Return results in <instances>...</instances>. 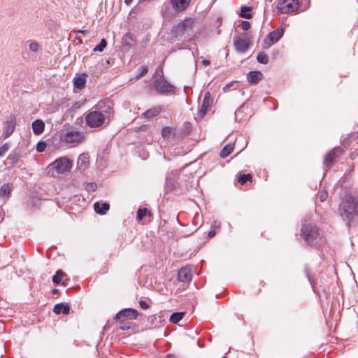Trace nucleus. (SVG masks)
I'll return each instance as SVG.
<instances>
[{
    "instance_id": "f257e3e1",
    "label": "nucleus",
    "mask_w": 358,
    "mask_h": 358,
    "mask_svg": "<svg viewBox=\"0 0 358 358\" xmlns=\"http://www.w3.org/2000/svg\"><path fill=\"white\" fill-rule=\"evenodd\" d=\"M85 116V122L90 128H100L108 124L113 115L112 103L109 100L99 101Z\"/></svg>"
},
{
    "instance_id": "f03ea898",
    "label": "nucleus",
    "mask_w": 358,
    "mask_h": 358,
    "mask_svg": "<svg viewBox=\"0 0 358 358\" xmlns=\"http://www.w3.org/2000/svg\"><path fill=\"white\" fill-rule=\"evenodd\" d=\"M301 236L305 242L310 245H317L323 242L322 236L319 228L313 223L302 224Z\"/></svg>"
},
{
    "instance_id": "7ed1b4c3",
    "label": "nucleus",
    "mask_w": 358,
    "mask_h": 358,
    "mask_svg": "<svg viewBox=\"0 0 358 358\" xmlns=\"http://www.w3.org/2000/svg\"><path fill=\"white\" fill-rule=\"evenodd\" d=\"M340 213L343 219L348 221L358 215V198L347 196L341 205Z\"/></svg>"
},
{
    "instance_id": "20e7f679",
    "label": "nucleus",
    "mask_w": 358,
    "mask_h": 358,
    "mask_svg": "<svg viewBox=\"0 0 358 358\" xmlns=\"http://www.w3.org/2000/svg\"><path fill=\"white\" fill-rule=\"evenodd\" d=\"M72 166V162L66 157H62L52 162L48 168L50 171L57 174H63L70 171Z\"/></svg>"
},
{
    "instance_id": "39448f33",
    "label": "nucleus",
    "mask_w": 358,
    "mask_h": 358,
    "mask_svg": "<svg viewBox=\"0 0 358 358\" xmlns=\"http://www.w3.org/2000/svg\"><path fill=\"white\" fill-rule=\"evenodd\" d=\"M160 71L162 75L154 81L153 85L155 90L160 94H173L175 92V87L164 78L162 68H158L157 71Z\"/></svg>"
},
{
    "instance_id": "423d86ee",
    "label": "nucleus",
    "mask_w": 358,
    "mask_h": 358,
    "mask_svg": "<svg viewBox=\"0 0 358 358\" xmlns=\"http://www.w3.org/2000/svg\"><path fill=\"white\" fill-rule=\"evenodd\" d=\"M85 138L84 134L73 129H67L62 131L61 139L62 141L70 144H78Z\"/></svg>"
},
{
    "instance_id": "0eeeda50",
    "label": "nucleus",
    "mask_w": 358,
    "mask_h": 358,
    "mask_svg": "<svg viewBox=\"0 0 358 358\" xmlns=\"http://www.w3.org/2000/svg\"><path fill=\"white\" fill-rule=\"evenodd\" d=\"M298 7V0H279L277 5L278 12L282 14L292 13Z\"/></svg>"
},
{
    "instance_id": "6e6552de",
    "label": "nucleus",
    "mask_w": 358,
    "mask_h": 358,
    "mask_svg": "<svg viewBox=\"0 0 358 358\" xmlns=\"http://www.w3.org/2000/svg\"><path fill=\"white\" fill-rule=\"evenodd\" d=\"M16 126V117L11 114L8 120L3 124V131L1 138L6 139L14 132Z\"/></svg>"
},
{
    "instance_id": "1a4fd4ad",
    "label": "nucleus",
    "mask_w": 358,
    "mask_h": 358,
    "mask_svg": "<svg viewBox=\"0 0 358 358\" xmlns=\"http://www.w3.org/2000/svg\"><path fill=\"white\" fill-rule=\"evenodd\" d=\"M284 30L278 28L270 33L266 38L264 43V48H270L273 43H277L283 36Z\"/></svg>"
},
{
    "instance_id": "9d476101",
    "label": "nucleus",
    "mask_w": 358,
    "mask_h": 358,
    "mask_svg": "<svg viewBox=\"0 0 358 358\" xmlns=\"http://www.w3.org/2000/svg\"><path fill=\"white\" fill-rule=\"evenodd\" d=\"M195 20L192 18H187L185 20L180 22V27L183 29L185 36L187 39L191 38L195 36L194 33Z\"/></svg>"
},
{
    "instance_id": "9b49d317",
    "label": "nucleus",
    "mask_w": 358,
    "mask_h": 358,
    "mask_svg": "<svg viewBox=\"0 0 358 358\" xmlns=\"http://www.w3.org/2000/svg\"><path fill=\"white\" fill-rule=\"evenodd\" d=\"M137 316L138 313L135 309L125 308L117 313L115 319L117 321L122 322L125 320H135Z\"/></svg>"
},
{
    "instance_id": "f8f14e48",
    "label": "nucleus",
    "mask_w": 358,
    "mask_h": 358,
    "mask_svg": "<svg viewBox=\"0 0 358 358\" xmlns=\"http://www.w3.org/2000/svg\"><path fill=\"white\" fill-rule=\"evenodd\" d=\"M180 27V22L178 24L173 27L171 30V41L172 43L178 41H185L187 40V37L185 36V33L183 29Z\"/></svg>"
},
{
    "instance_id": "ddd939ff",
    "label": "nucleus",
    "mask_w": 358,
    "mask_h": 358,
    "mask_svg": "<svg viewBox=\"0 0 358 358\" xmlns=\"http://www.w3.org/2000/svg\"><path fill=\"white\" fill-rule=\"evenodd\" d=\"M342 149L340 148H334L324 157V165L329 167L334 160L341 155Z\"/></svg>"
},
{
    "instance_id": "4468645a",
    "label": "nucleus",
    "mask_w": 358,
    "mask_h": 358,
    "mask_svg": "<svg viewBox=\"0 0 358 358\" xmlns=\"http://www.w3.org/2000/svg\"><path fill=\"white\" fill-rule=\"evenodd\" d=\"M234 45L237 52L243 53L249 48V41L245 38L236 36L234 38Z\"/></svg>"
},
{
    "instance_id": "2eb2a0df",
    "label": "nucleus",
    "mask_w": 358,
    "mask_h": 358,
    "mask_svg": "<svg viewBox=\"0 0 358 358\" xmlns=\"http://www.w3.org/2000/svg\"><path fill=\"white\" fill-rule=\"evenodd\" d=\"M213 99L210 97V93L209 92H207L205 94L203 100V104L201 106V108L199 110V115L201 117H203L207 113V110L208 108H210L213 104Z\"/></svg>"
},
{
    "instance_id": "dca6fc26",
    "label": "nucleus",
    "mask_w": 358,
    "mask_h": 358,
    "mask_svg": "<svg viewBox=\"0 0 358 358\" xmlns=\"http://www.w3.org/2000/svg\"><path fill=\"white\" fill-rule=\"evenodd\" d=\"M190 266L181 268L178 273V280L181 282H189L192 280Z\"/></svg>"
},
{
    "instance_id": "f3484780",
    "label": "nucleus",
    "mask_w": 358,
    "mask_h": 358,
    "mask_svg": "<svg viewBox=\"0 0 358 358\" xmlns=\"http://www.w3.org/2000/svg\"><path fill=\"white\" fill-rule=\"evenodd\" d=\"M189 3L190 0H171L172 7L176 11L184 10Z\"/></svg>"
},
{
    "instance_id": "a211bd4d",
    "label": "nucleus",
    "mask_w": 358,
    "mask_h": 358,
    "mask_svg": "<svg viewBox=\"0 0 358 358\" xmlns=\"http://www.w3.org/2000/svg\"><path fill=\"white\" fill-rule=\"evenodd\" d=\"M263 75L260 71H252L247 74L248 81L250 84H257L259 80L262 79Z\"/></svg>"
},
{
    "instance_id": "6ab92c4d",
    "label": "nucleus",
    "mask_w": 358,
    "mask_h": 358,
    "mask_svg": "<svg viewBox=\"0 0 358 358\" xmlns=\"http://www.w3.org/2000/svg\"><path fill=\"white\" fill-rule=\"evenodd\" d=\"M89 163V157L87 154H81L79 155L77 161V165L80 171H85Z\"/></svg>"
},
{
    "instance_id": "aec40b11",
    "label": "nucleus",
    "mask_w": 358,
    "mask_h": 358,
    "mask_svg": "<svg viewBox=\"0 0 358 358\" xmlns=\"http://www.w3.org/2000/svg\"><path fill=\"white\" fill-rule=\"evenodd\" d=\"M53 312L57 315L60 313L68 315L70 313V307L67 304H64V303H59L54 306Z\"/></svg>"
},
{
    "instance_id": "412c9836",
    "label": "nucleus",
    "mask_w": 358,
    "mask_h": 358,
    "mask_svg": "<svg viewBox=\"0 0 358 358\" xmlns=\"http://www.w3.org/2000/svg\"><path fill=\"white\" fill-rule=\"evenodd\" d=\"M94 208L96 213L100 215H104L110 208V205L108 203H99L96 202L94 204Z\"/></svg>"
},
{
    "instance_id": "4be33fe9",
    "label": "nucleus",
    "mask_w": 358,
    "mask_h": 358,
    "mask_svg": "<svg viewBox=\"0 0 358 358\" xmlns=\"http://www.w3.org/2000/svg\"><path fill=\"white\" fill-rule=\"evenodd\" d=\"M32 129L33 132L36 134L39 135L42 134L45 129V124L41 120H36L32 122Z\"/></svg>"
},
{
    "instance_id": "5701e85b",
    "label": "nucleus",
    "mask_w": 358,
    "mask_h": 358,
    "mask_svg": "<svg viewBox=\"0 0 358 358\" xmlns=\"http://www.w3.org/2000/svg\"><path fill=\"white\" fill-rule=\"evenodd\" d=\"M162 110V106H158L152 108L148 109L143 113V116L145 118H151L158 115Z\"/></svg>"
},
{
    "instance_id": "b1692460",
    "label": "nucleus",
    "mask_w": 358,
    "mask_h": 358,
    "mask_svg": "<svg viewBox=\"0 0 358 358\" xmlns=\"http://www.w3.org/2000/svg\"><path fill=\"white\" fill-rule=\"evenodd\" d=\"M134 41L133 35L131 33H127L122 38V46L128 50L131 47L130 42Z\"/></svg>"
},
{
    "instance_id": "393cba45",
    "label": "nucleus",
    "mask_w": 358,
    "mask_h": 358,
    "mask_svg": "<svg viewBox=\"0 0 358 358\" xmlns=\"http://www.w3.org/2000/svg\"><path fill=\"white\" fill-rule=\"evenodd\" d=\"M86 83V78L85 76H79L74 78L73 85L76 88L82 90L85 87Z\"/></svg>"
},
{
    "instance_id": "a878e982",
    "label": "nucleus",
    "mask_w": 358,
    "mask_h": 358,
    "mask_svg": "<svg viewBox=\"0 0 358 358\" xmlns=\"http://www.w3.org/2000/svg\"><path fill=\"white\" fill-rule=\"evenodd\" d=\"M13 190V185L10 183L3 184L0 188V196H8Z\"/></svg>"
},
{
    "instance_id": "bb28decb",
    "label": "nucleus",
    "mask_w": 358,
    "mask_h": 358,
    "mask_svg": "<svg viewBox=\"0 0 358 358\" xmlns=\"http://www.w3.org/2000/svg\"><path fill=\"white\" fill-rule=\"evenodd\" d=\"M233 150L234 145L231 144H227L221 150L220 156L222 158H225L232 152Z\"/></svg>"
},
{
    "instance_id": "cd10ccee",
    "label": "nucleus",
    "mask_w": 358,
    "mask_h": 358,
    "mask_svg": "<svg viewBox=\"0 0 358 358\" xmlns=\"http://www.w3.org/2000/svg\"><path fill=\"white\" fill-rule=\"evenodd\" d=\"M184 315V312L173 313L170 317V321L174 324H177L182 319Z\"/></svg>"
},
{
    "instance_id": "c85d7f7f",
    "label": "nucleus",
    "mask_w": 358,
    "mask_h": 358,
    "mask_svg": "<svg viewBox=\"0 0 358 358\" xmlns=\"http://www.w3.org/2000/svg\"><path fill=\"white\" fill-rule=\"evenodd\" d=\"M148 215H150L151 213L149 210H148L147 208H139L137 211V220L138 221H141L143 220L144 217H145Z\"/></svg>"
},
{
    "instance_id": "c756f323",
    "label": "nucleus",
    "mask_w": 358,
    "mask_h": 358,
    "mask_svg": "<svg viewBox=\"0 0 358 358\" xmlns=\"http://www.w3.org/2000/svg\"><path fill=\"white\" fill-rule=\"evenodd\" d=\"M65 275V273L63 272L62 270H58L55 275L52 277V282L55 283V284H59L63 277Z\"/></svg>"
},
{
    "instance_id": "7c9ffc66",
    "label": "nucleus",
    "mask_w": 358,
    "mask_h": 358,
    "mask_svg": "<svg viewBox=\"0 0 358 358\" xmlns=\"http://www.w3.org/2000/svg\"><path fill=\"white\" fill-rule=\"evenodd\" d=\"M257 60L259 63L266 64L268 62V56L263 52H259L257 57Z\"/></svg>"
},
{
    "instance_id": "2f4dec72",
    "label": "nucleus",
    "mask_w": 358,
    "mask_h": 358,
    "mask_svg": "<svg viewBox=\"0 0 358 358\" xmlns=\"http://www.w3.org/2000/svg\"><path fill=\"white\" fill-rule=\"evenodd\" d=\"M250 10L251 8L250 7L242 6L241 10V16L246 19H250L252 17V15L250 13H248V12L250 11Z\"/></svg>"
},
{
    "instance_id": "473e14b6",
    "label": "nucleus",
    "mask_w": 358,
    "mask_h": 358,
    "mask_svg": "<svg viewBox=\"0 0 358 358\" xmlns=\"http://www.w3.org/2000/svg\"><path fill=\"white\" fill-rule=\"evenodd\" d=\"M251 180H252V176L250 173H248V174L240 175L238 181L241 184L243 185L247 181H250Z\"/></svg>"
},
{
    "instance_id": "72a5a7b5",
    "label": "nucleus",
    "mask_w": 358,
    "mask_h": 358,
    "mask_svg": "<svg viewBox=\"0 0 358 358\" xmlns=\"http://www.w3.org/2000/svg\"><path fill=\"white\" fill-rule=\"evenodd\" d=\"M107 45V42L103 38L101 39V41H100L99 44L97 45L94 48V51L95 52H102L104 48L106 47Z\"/></svg>"
},
{
    "instance_id": "f704fd0d",
    "label": "nucleus",
    "mask_w": 358,
    "mask_h": 358,
    "mask_svg": "<svg viewBox=\"0 0 358 358\" xmlns=\"http://www.w3.org/2000/svg\"><path fill=\"white\" fill-rule=\"evenodd\" d=\"M148 69L147 66H142L141 67V71L135 76V77H134V80H138V79H139L140 78H141L142 76H143L145 73H148Z\"/></svg>"
},
{
    "instance_id": "c9c22d12",
    "label": "nucleus",
    "mask_w": 358,
    "mask_h": 358,
    "mask_svg": "<svg viewBox=\"0 0 358 358\" xmlns=\"http://www.w3.org/2000/svg\"><path fill=\"white\" fill-rule=\"evenodd\" d=\"M171 131V129L169 127H163L161 131V134L164 138L168 137Z\"/></svg>"
},
{
    "instance_id": "e433bc0d",
    "label": "nucleus",
    "mask_w": 358,
    "mask_h": 358,
    "mask_svg": "<svg viewBox=\"0 0 358 358\" xmlns=\"http://www.w3.org/2000/svg\"><path fill=\"white\" fill-rule=\"evenodd\" d=\"M97 185L95 182H89L86 185L85 189L88 192H94L96 189Z\"/></svg>"
},
{
    "instance_id": "4c0bfd02",
    "label": "nucleus",
    "mask_w": 358,
    "mask_h": 358,
    "mask_svg": "<svg viewBox=\"0 0 358 358\" xmlns=\"http://www.w3.org/2000/svg\"><path fill=\"white\" fill-rule=\"evenodd\" d=\"M46 148V143L43 141H40L36 145V150L39 152H43Z\"/></svg>"
},
{
    "instance_id": "58836bf2",
    "label": "nucleus",
    "mask_w": 358,
    "mask_h": 358,
    "mask_svg": "<svg viewBox=\"0 0 358 358\" xmlns=\"http://www.w3.org/2000/svg\"><path fill=\"white\" fill-rule=\"evenodd\" d=\"M9 149L8 143H5L0 147V157L3 156Z\"/></svg>"
},
{
    "instance_id": "ea45409f",
    "label": "nucleus",
    "mask_w": 358,
    "mask_h": 358,
    "mask_svg": "<svg viewBox=\"0 0 358 358\" xmlns=\"http://www.w3.org/2000/svg\"><path fill=\"white\" fill-rule=\"evenodd\" d=\"M38 44L36 42H31L29 43V49L34 52H36L38 50Z\"/></svg>"
},
{
    "instance_id": "a19ab883",
    "label": "nucleus",
    "mask_w": 358,
    "mask_h": 358,
    "mask_svg": "<svg viewBox=\"0 0 358 358\" xmlns=\"http://www.w3.org/2000/svg\"><path fill=\"white\" fill-rule=\"evenodd\" d=\"M250 24L248 21H243L242 23H241V28L244 30V31H247L250 29Z\"/></svg>"
},
{
    "instance_id": "79ce46f5",
    "label": "nucleus",
    "mask_w": 358,
    "mask_h": 358,
    "mask_svg": "<svg viewBox=\"0 0 358 358\" xmlns=\"http://www.w3.org/2000/svg\"><path fill=\"white\" fill-rule=\"evenodd\" d=\"M328 194L326 191H322L320 194V199L322 202L326 201Z\"/></svg>"
},
{
    "instance_id": "37998d69",
    "label": "nucleus",
    "mask_w": 358,
    "mask_h": 358,
    "mask_svg": "<svg viewBox=\"0 0 358 358\" xmlns=\"http://www.w3.org/2000/svg\"><path fill=\"white\" fill-rule=\"evenodd\" d=\"M139 305H140L141 308H143V309H148L149 308V305L145 301H142V300L140 301H139Z\"/></svg>"
},
{
    "instance_id": "c03bdc74",
    "label": "nucleus",
    "mask_w": 358,
    "mask_h": 358,
    "mask_svg": "<svg viewBox=\"0 0 358 358\" xmlns=\"http://www.w3.org/2000/svg\"><path fill=\"white\" fill-rule=\"evenodd\" d=\"M130 328V326L128 324H122L120 326V329L122 330H128Z\"/></svg>"
},
{
    "instance_id": "a18cd8bd",
    "label": "nucleus",
    "mask_w": 358,
    "mask_h": 358,
    "mask_svg": "<svg viewBox=\"0 0 358 358\" xmlns=\"http://www.w3.org/2000/svg\"><path fill=\"white\" fill-rule=\"evenodd\" d=\"M215 235V230H210L208 233V236L209 238H213Z\"/></svg>"
},
{
    "instance_id": "49530a36",
    "label": "nucleus",
    "mask_w": 358,
    "mask_h": 358,
    "mask_svg": "<svg viewBox=\"0 0 358 358\" xmlns=\"http://www.w3.org/2000/svg\"><path fill=\"white\" fill-rule=\"evenodd\" d=\"M358 155V151L357 150H355L354 152H352L351 155H350V157L352 159H355L356 156Z\"/></svg>"
},
{
    "instance_id": "de8ad7c7",
    "label": "nucleus",
    "mask_w": 358,
    "mask_h": 358,
    "mask_svg": "<svg viewBox=\"0 0 358 358\" xmlns=\"http://www.w3.org/2000/svg\"><path fill=\"white\" fill-rule=\"evenodd\" d=\"M202 64L203 66H208L210 64V60L204 59L202 61Z\"/></svg>"
},
{
    "instance_id": "09e8293b",
    "label": "nucleus",
    "mask_w": 358,
    "mask_h": 358,
    "mask_svg": "<svg viewBox=\"0 0 358 358\" xmlns=\"http://www.w3.org/2000/svg\"><path fill=\"white\" fill-rule=\"evenodd\" d=\"M133 0H124V3L127 4V5H129L131 2H132Z\"/></svg>"
},
{
    "instance_id": "8fccbe9b",
    "label": "nucleus",
    "mask_w": 358,
    "mask_h": 358,
    "mask_svg": "<svg viewBox=\"0 0 358 358\" xmlns=\"http://www.w3.org/2000/svg\"><path fill=\"white\" fill-rule=\"evenodd\" d=\"M57 292H58V289H55L52 290V293L53 294H56Z\"/></svg>"
},
{
    "instance_id": "3c124183",
    "label": "nucleus",
    "mask_w": 358,
    "mask_h": 358,
    "mask_svg": "<svg viewBox=\"0 0 358 358\" xmlns=\"http://www.w3.org/2000/svg\"><path fill=\"white\" fill-rule=\"evenodd\" d=\"M214 226H215V227H218V228H219V227H220V224H217V222H215Z\"/></svg>"
},
{
    "instance_id": "603ef678",
    "label": "nucleus",
    "mask_w": 358,
    "mask_h": 358,
    "mask_svg": "<svg viewBox=\"0 0 358 358\" xmlns=\"http://www.w3.org/2000/svg\"><path fill=\"white\" fill-rule=\"evenodd\" d=\"M62 284V285H64V286H66V285H67L64 281H63Z\"/></svg>"
},
{
    "instance_id": "864d4df0",
    "label": "nucleus",
    "mask_w": 358,
    "mask_h": 358,
    "mask_svg": "<svg viewBox=\"0 0 358 358\" xmlns=\"http://www.w3.org/2000/svg\"><path fill=\"white\" fill-rule=\"evenodd\" d=\"M171 357H172L171 355H167L166 358H171Z\"/></svg>"
},
{
    "instance_id": "5fc2aeb1",
    "label": "nucleus",
    "mask_w": 358,
    "mask_h": 358,
    "mask_svg": "<svg viewBox=\"0 0 358 358\" xmlns=\"http://www.w3.org/2000/svg\"><path fill=\"white\" fill-rule=\"evenodd\" d=\"M308 280L311 282L310 277L309 276H308Z\"/></svg>"
}]
</instances>
